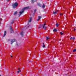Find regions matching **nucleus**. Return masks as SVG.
I'll use <instances>...</instances> for the list:
<instances>
[{
  "label": "nucleus",
  "instance_id": "obj_1",
  "mask_svg": "<svg viewBox=\"0 0 76 76\" xmlns=\"http://www.w3.org/2000/svg\"><path fill=\"white\" fill-rule=\"evenodd\" d=\"M18 6V3L17 2H15L12 5V6L13 9H16Z\"/></svg>",
  "mask_w": 76,
  "mask_h": 76
},
{
  "label": "nucleus",
  "instance_id": "obj_2",
  "mask_svg": "<svg viewBox=\"0 0 76 76\" xmlns=\"http://www.w3.org/2000/svg\"><path fill=\"white\" fill-rule=\"evenodd\" d=\"M15 41H16V39H13L11 40V44L12 45V44H13V43L14 42H15Z\"/></svg>",
  "mask_w": 76,
  "mask_h": 76
},
{
  "label": "nucleus",
  "instance_id": "obj_3",
  "mask_svg": "<svg viewBox=\"0 0 76 76\" xmlns=\"http://www.w3.org/2000/svg\"><path fill=\"white\" fill-rule=\"evenodd\" d=\"M29 8V7H24L23 9V10H26L27 9H28Z\"/></svg>",
  "mask_w": 76,
  "mask_h": 76
},
{
  "label": "nucleus",
  "instance_id": "obj_4",
  "mask_svg": "<svg viewBox=\"0 0 76 76\" xmlns=\"http://www.w3.org/2000/svg\"><path fill=\"white\" fill-rule=\"evenodd\" d=\"M7 33L6 31H5L4 32V35L3 36V37H5V36H6V34Z\"/></svg>",
  "mask_w": 76,
  "mask_h": 76
},
{
  "label": "nucleus",
  "instance_id": "obj_5",
  "mask_svg": "<svg viewBox=\"0 0 76 76\" xmlns=\"http://www.w3.org/2000/svg\"><path fill=\"white\" fill-rule=\"evenodd\" d=\"M23 13V11H21L20 12V16L21 15V14Z\"/></svg>",
  "mask_w": 76,
  "mask_h": 76
},
{
  "label": "nucleus",
  "instance_id": "obj_6",
  "mask_svg": "<svg viewBox=\"0 0 76 76\" xmlns=\"http://www.w3.org/2000/svg\"><path fill=\"white\" fill-rule=\"evenodd\" d=\"M41 17L40 16H39L38 17V19L37 20L38 21V20H39L41 19Z\"/></svg>",
  "mask_w": 76,
  "mask_h": 76
},
{
  "label": "nucleus",
  "instance_id": "obj_7",
  "mask_svg": "<svg viewBox=\"0 0 76 76\" xmlns=\"http://www.w3.org/2000/svg\"><path fill=\"white\" fill-rule=\"evenodd\" d=\"M17 14H18V11H16V12H15L14 13V15H17Z\"/></svg>",
  "mask_w": 76,
  "mask_h": 76
},
{
  "label": "nucleus",
  "instance_id": "obj_8",
  "mask_svg": "<svg viewBox=\"0 0 76 76\" xmlns=\"http://www.w3.org/2000/svg\"><path fill=\"white\" fill-rule=\"evenodd\" d=\"M20 35H21L22 36V37H23V32H22L21 33Z\"/></svg>",
  "mask_w": 76,
  "mask_h": 76
},
{
  "label": "nucleus",
  "instance_id": "obj_9",
  "mask_svg": "<svg viewBox=\"0 0 76 76\" xmlns=\"http://www.w3.org/2000/svg\"><path fill=\"white\" fill-rule=\"evenodd\" d=\"M32 20V18H30L29 20H28V22H31V20Z\"/></svg>",
  "mask_w": 76,
  "mask_h": 76
},
{
  "label": "nucleus",
  "instance_id": "obj_10",
  "mask_svg": "<svg viewBox=\"0 0 76 76\" xmlns=\"http://www.w3.org/2000/svg\"><path fill=\"white\" fill-rule=\"evenodd\" d=\"M10 29L11 31H12V32L13 31V28H12V27H11L10 28Z\"/></svg>",
  "mask_w": 76,
  "mask_h": 76
},
{
  "label": "nucleus",
  "instance_id": "obj_11",
  "mask_svg": "<svg viewBox=\"0 0 76 76\" xmlns=\"http://www.w3.org/2000/svg\"><path fill=\"white\" fill-rule=\"evenodd\" d=\"M32 0V2L33 3L35 2V1H37V0Z\"/></svg>",
  "mask_w": 76,
  "mask_h": 76
},
{
  "label": "nucleus",
  "instance_id": "obj_12",
  "mask_svg": "<svg viewBox=\"0 0 76 76\" xmlns=\"http://www.w3.org/2000/svg\"><path fill=\"white\" fill-rule=\"evenodd\" d=\"M53 31L54 32H57V29H54L53 30Z\"/></svg>",
  "mask_w": 76,
  "mask_h": 76
},
{
  "label": "nucleus",
  "instance_id": "obj_13",
  "mask_svg": "<svg viewBox=\"0 0 76 76\" xmlns=\"http://www.w3.org/2000/svg\"><path fill=\"white\" fill-rule=\"evenodd\" d=\"M48 39H50V38L49 37H46V40L47 41V40H48Z\"/></svg>",
  "mask_w": 76,
  "mask_h": 76
},
{
  "label": "nucleus",
  "instance_id": "obj_14",
  "mask_svg": "<svg viewBox=\"0 0 76 76\" xmlns=\"http://www.w3.org/2000/svg\"><path fill=\"white\" fill-rule=\"evenodd\" d=\"M46 25V24H44V25L43 26V28H44L45 26Z\"/></svg>",
  "mask_w": 76,
  "mask_h": 76
},
{
  "label": "nucleus",
  "instance_id": "obj_15",
  "mask_svg": "<svg viewBox=\"0 0 76 76\" xmlns=\"http://www.w3.org/2000/svg\"><path fill=\"white\" fill-rule=\"evenodd\" d=\"M56 26H57V27H58V26H59V24L56 23Z\"/></svg>",
  "mask_w": 76,
  "mask_h": 76
},
{
  "label": "nucleus",
  "instance_id": "obj_16",
  "mask_svg": "<svg viewBox=\"0 0 76 76\" xmlns=\"http://www.w3.org/2000/svg\"><path fill=\"white\" fill-rule=\"evenodd\" d=\"M42 7H43V8H44V7H45V5H44V4H43L42 6Z\"/></svg>",
  "mask_w": 76,
  "mask_h": 76
},
{
  "label": "nucleus",
  "instance_id": "obj_17",
  "mask_svg": "<svg viewBox=\"0 0 76 76\" xmlns=\"http://www.w3.org/2000/svg\"><path fill=\"white\" fill-rule=\"evenodd\" d=\"M57 13V12H53V14H54V15H56Z\"/></svg>",
  "mask_w": 76,
  "mask_h": 76
},
{
  "label": "nucleus",
  "instance_id": "obj_18",
  "mask_svg": "<svg viewBox=\"0 0 76 76\" xmlns=\"http://www.w3.org/2000/svg\"><path fill=\"white\" fill-rule=\"evenodd\" d=\"M60 34H61V35H63V33H62V32H60Z\"/></svg>",
  "mask_w": 76,
  "mask_h": 76
},
{
  "label": "nucleus",
  "instance_id": "obj_19",
  "mask_svg": "<svg viewBox=\"0 0 76 76\" xmlns=\"http://www.w3.org/2000/svg\"><path fill=\"white\" fill-rule=\"evenodd\" d=\"M76 50L75 49H74L73 50V52H76Z\"/></svg>",
  "mask_w": 76,
  "mask_h": 76
},
{
  "label": "nucleus",
  "instance_id": "obj_20",
  "mask_svg": "<svg viewBox=\"0 0 76 76\" xmlns=\"http://www.w3.org/2000/svg\"><path fill=\"white\" fill-rule=\"evenodd\" d=\"M16 72L18 73H19V71H16Z\"/></svg>",
  "mask_w": 76,
  "mask_h": 76
},
{
  "label": "nucleus",
  "instance_id": "obj_21",
  "mask_svg": "<svg viewBox=\"0 0 76 76\" xmlns=\"http://www.w3.org/2000/svg\"><path fill=\"white\" fill-rule=\"evenodd\" d=\"M43 48L45 47V45H44L43 46Z\"/></svg>",
  "mask_w": 76,
  "mask_h": 76
},
{
  "label": "nucleus",
  "instance_id": "obj_22",
  "mask_svg": "<svg viewBox=\"0 0 76 76\" xmlns=\"http://www.w3.org/2000/svg\"><path fill=\"white\" fill-rule=\"evenodd\" d=\"M75 39V37H73V38H72V39H73V40H74V39Z\"/></svg>",
  "mask_w": 76,
  "mask_h": 76
},
{
  "label": "nucleus",
  "instance_id": "obj_23",
  "mask_svg": "<svg viewBox=\"0 0 76 76\" xmlns=\"http://www.w3.org/2000/svg\"><path fill=\"white\" fill-rule=\"evenodd\" d=\"M38 5H39V6H40V5H41V4H40V3H39L38 4Z\"/></svg>",
  "mask_w": 76,
  "mask_h": 76
},
{
  "label": "nucleus",
  "instance_id": "obj_24",
  "mask_svg": "<svg viewBox=\"0 0 76 76\" xmlns=\"http://www.w3.org/2000/svg\"><path fill=\"white\" fill-rule=\"evenodd\" d=\"M74 31H76V29H75V28H74Z\"/></svg>",
  "mask_w": 76,
  "mask_h": 76
},
{
  "label": "nucleus",
  "instance_id": "obj_25",
  "mask_svg": "<svg viewBox=\"0 0 76 76\" xmlns=\"http://www.w3.org/2000/svg\"><path fill=\"white\" fill-rule=\"evenodd\" d=\"M47 28V27H45V29H46Z\"/></svg>",
  "mask_w": 76,
  "mask_h": 76
},
{
  "label": "nucleus",
  "instance_id": "obj_26",
  "mask_svg": "<svg viewBox=\"0 0 76 76\" xmlns=\"http://www.w3.org/2000/svg\"><path fill=\"white\" fill-rule=\"evenodd\" d=\"M13 23H14V21H12V24H13Z\"/></svg>",
  "mask_w": 76,
  "mask_h": 76
},
{
  "label": "nucleus",
  "instance_id": "obj_27",
  "mask_svg": "<svg viewBox=\"0 0 76 76\" xmlns=\"http://www.w3.org/2000/svg\"><path fill=\"white\" fill-rule=\"evenodd\" d=\"M73 39V38L72 37H71V38L70 39Z\"/></svg>",
  "mask_w": 76,
  "mask_h": 76
},
{
  "label": "nucleus",
  "instance_id": "obj_28",
  "mask_svg": "<svg viewBox=\"0 0 76 76\" xmlns=\"http://www.w3.org/2000/svg\"><path fill=\"white\" fill-rule=\"evenodd\" d=\"M10 0H7V1L8 2L10 1Z\"/></svg>",
  "mask_w": 76,
  "mask_h": 76
},
{
  "label": "nucleus",
  "instance_id": "obj_29",
  "mask_svg": "<svg viewBox=\"0 0 76 76\" xmlns=\"http://www.w3.org/2000/svg\"><path fill=\"white\" fill-rule=\"evenodd\" d=\"M60 15H63V14H60Z\"/></svg>",
  "mask_w": 76,
  "mask_h": 76
},
{
  "label": "nucleus",
  "instance_id": "obj_30",
  "mask_svg": "<svg viewBox=\"0 0 76 76\" xmlns=\"http://www.w3.org/2000/svg\"><path fill=\"white\" fill-rule=\"evenodd\" d=\"M16 45H17V46H18V43H16Z\"/></svg>",
  "mask_w": 76,
  "mask_h": 76
},
{
  "label": "nucleus",
  "instance_id": "obj_31",
  "mask_svg": "<svg viewBox=\"0 0 76 76\" xmlns=\"http://www.w3.org/2000/svg\"><path fill=\"white\" fill-rule=\"evenodd\" d=\"M11 58L13 57V56H11Z\"/></svg>",
  "mask_w": 76,
  "mask_h": 76
},
{
  "label": "nucleus",
  "instance_id": "obj_32",
  "mask_svg": "<svg viewBox=\"0 0 76 76\" xmlns=\"http://www.w3.org/2000/svg\"><path fill=\"white\" fill-rule=\"evenodd\" d=\"M21 72V71L20 70H19V72Z\"/></svg>",
  "mask_w": 76,
  "mask_h": 76
},
{
  "label": "nucleus",
  "instance_id": "obj_33",
  "mask_svg": "<svg viewBox=\"0 0 76 76\" xmlns=\"http://www.w3.org/2000/svg\"><path fill=\"white\" fill-rule=\"evenodd\" d=\"M8 41H10V39H8Z\"/></svg>",
  "mask_w": 76,
  "mask_h": 76
},
{
  "label": "nucleus",
  "instance_id": "obj_34",
  "mask_svg": "<svg viewBox=\"0 0 76 76\" xmlns=\"http://www.w3.org/2000/svg\"><path fill=\"white\" fill-rule=\"evenodd\" d=\"M43 44L44 45V43H43Z\"/></svg>",
  "mask_w": 76,
  "mask_h": 76
},
{
  "label": "nucleus",
  "instance_id": "obj_35",
  "mask_svg": "<svg viewBox=\"0 0 76 76\" xmlns=\"http://www.w3.org/2000/svg\"><path fill=\"white\" fill-rule=\"evenodd\" d=\"M35 11H37V10H35Z\"/></svg>",
  "mask_w": 76,
  "mask_h": 76
},
{
  "label": "nucleus",
  "instance_id": "obj_36",
  "mask_svg": "<svg viewBox=\"0 0 76 76\" xmlns=\"http://www.w3.org/2000/svg\"><path fill=\"white\" fill-rule=\"evenodd\" d=\"M0 20H1V19H0Z\"/></svg>",
  "mask_w": 76,
  "mask_h": 76
},
{
  "label": "nucleus",
  "instance_id": "obj_37",
  "mask_svg": "<svg viewBox=\"0 0 76 76\" xmlns=\"http://www.w3.org/2000/svg\"><path fill=\"white\" fill-rule=\"evenodd\" d=\"M10 68H11L12 67V66H10Z\"/></svg>",
  "mask_w": 76,
  "mask_h": 76
},
{
  "label": "nucleus",
  "instance_id": "obj_38",
  "mask_svg": "<svg viewBox=\"0 0 76 76\" xmlns=\"http://www.w3.org/2000/svg\"><path fill=\"white\" fill-rule=\"evenodd\" d=\"M0 76H1V75H0Z\"/></svg>",
  "mask_w": 76,
  "mask_h": 76
},
{
  "label": "nucleus",
  "instance_id": "obj_39",
  "mask_svg": "<svg viewBox=\"0 0 76 76\" xmlns=\"http://www.w3.org/2000/svg\"><path fill=\"white\" fill-rule=\"evenodd\" d=\"M39 28H40V27H39Z\"/></svg>",
  "mask_w": 76,
  "mask_h": 76
},
{
  "label": "nucleus",
  "instance_id": "obj_40",
  "mask_svg": "<svg viewBox=\"0 0 76 76\" xmlns=\"http://www.w3.org/2000/svg\"><path fill=\"white\" fill-rule=\"evenodd\" d=\"M19 68H18V70H19Z\"/></svg>",
  "mask_w": 76,
  "mask_h": 76
},
{
  "label": "nucleus",
  "instance_id": "obj_41",
  "mask_svg": "<svg viewBox=\"0 0 76 76\" xmlns=\"http://www.w3.org/2000/svg\"><path fill=\"white\" fill-rule=\"evenodd\" d=\"M0 24H1V23H0Z\"/></svg>",
  "mask_w": 76,
  "mask_h": 76
},
{
  "label": "nucleus",
  "instance_id": "obj_42",
  "mask_svg": "<svg viewBox=\"0 0 76 76\" xmlns=\"http://www.w3.org/2000/svg\"><path fill=\"white\" fill-rule=\"evenodd\" d=\"M28 27H29V26H28Z\"/></svg>",
  "mask_w": 76,
  "mask_h": 76
}]
</instances>
